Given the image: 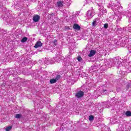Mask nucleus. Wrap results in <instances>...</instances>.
I'll list each match as a JSON object with an SVG mask.
<instances>
[{
  "label": "nucleus",
  "mask_w": 131,
  "mask_h": 131,
  "mask_svg": "<svg viewBox=\"0 0 131 131\" xmlns=\"http://www.w3.org/2000/svg\"><path fill=\"white\" fill-rule=\"evenodd\" d=\"M126 116H131V112L129 111H128L125 113Z\"/></svg>",
  "instance_id": "15"
},
{
  "label": "nucleus",
  "mask_w": 131,
  "mask_h": 131,
  "mask_svg": "<svg viewBox=\"0 0 131 131\" xmlns=\"http://www.w3.org/2000/svg\"><path fill=\"white\" fill-rule=\"evenodd\" d=\"M80 38H83V37H82V36L80 37Z\"/></svg>",
  "instance_id": "27"
},
{
  "label": "nucleus",
  "mask_w": 131,
  "mask_h": 131,
  "mask_svg": "<svg viewBox=\"0 0 131 131\" xmlns=\"http://www.w3.org/2000/svg\"><path fill=\"white\" fill-rule=\"evenodd\" d=\"M27 40V38L25 37L21 39V42H25V41H26Z\"/></svg>",
  "instance_id": "18"
},
{
  "label": "nucleus",
  "mask_w": 131,
  "mask_h": 131,
  "mask_svg": "<svg viewBox=\"0 0 131 131\" xmlns=\"http://www.w3.org/2000/svg\"><path fill=\"white\" fill-rule=\"evenodd\" d=\"M107 93H108V91H107V90H103L102 91V95H107Z\"/></svg>",
  "instance_id": "16"
},
{
  "label": "nucleus",
  "mask_w": 131,
  "mask_h": 131,
  "mask_svg": "<svg viewBox=\"0 0 131 131\" xmlns=\"http://www.w3.org/2000/svg\"><path fill=\"white\" fill-rule=\"evenodd\" d=\"M129 86H130L129 85V84H128L127 85V86H126L127 89H129Z\"/></svg>",
  "instance_id": "24"
},
{
  "label": "nucleus",
  "mask_w": 131,
  "mask_h": 131,
  "mask_svg": "<svg viewBox=\"0 0 131 131\" xmlns=\"http://www.w3.org/2000/svg\"><path fill=\"white\" fill-rule=\"evenodd\" d=\"M70 49H71V50L70 51V53L71 55H72V54H73L74 53V52H75V48H73L72 49V47H71Z\"/></svg>",
  "instance_id": "11"
},
{
  "label": "nucleus",
  "mask_w": 131,
  "mask_h": 131,
  "mask_svg": "<svg viewBox=\"0 0 131 131\" xmlns=\"http://www.w3.org/2000/svg\"><path fill=\"white\" fill-rule=\"evenodd\" d=\"M40 19V16L39 15L35 14L33 16V21L35 23L38 22Z\"/></svg>",
  "instance_id": "5"
},
{
  "label": "nucleus",
  "mask_w": 131,
  "mask_h": 131,
  "mask_svg": "<svg viewBox=\"0 0 131 131\" xmlns=\"http://www.w3.org/2000/svg\"><path fill=\"white\" fill-rule=\"evenodd\" d=\"M104 28L105 29H107V28H108V24H105L104 25Z\"/></svg>",
  "instance_id": "23"
},
{
  "label": "nucleus",
  "mask_w": 131,
  "mask_h": 131,
  "mask_svg": "<svg viewBox=\"0 0 131 131\" xmlns=\"http://www.w3.org/2000/svg\"><path fill=\"white\" fill-rule=\"evenodd\" d=\"M42 46V43L40 41H37L36 43L35 44L34 47L37 49V48H39V47H41Z\"/></svg>",
  "instance_id": "9"
},
{
  "label": "nucleus",
  "mask_w": 131,
  "mask_h": 131,
  "mask_svg": "<svg viewBox=\"0 0 131 131\" xmlns=\"http://www.w3.org/2000/svg\"><path fill=\"white\" fill-rule=\"evenodd\" d=\"M61 78V76L60 75H57L55 78H52L50 79V83L51 84H53L54 83H56L57 80H59Z\"/></svg>",
  "instance_id": "4"
},
{
  "label": "nucleus",
  "mask_w": 131,
  "mask_h": 131,
  "mask_svg": "<svg viewBox=\"0 0 131 131\" xmlns=\"http://www.w3.org/2000/svg\"><path fill=\"white\" fill-rule=\"evenodd\" d=\"M94 116H93V115H91V116H89V120L90 121H93V120H94Z\"/></svg>",
  "instance_id": "17"
},
{
  "label": "nucleus",
  "mask_w": 131,
  "mask_h": 131,
  "mask_svg": "<svg viewBox=\"0 0 131 131\" xmlns=\"http://www.w3.org/2000/svg\"><path fill=\"white\" fill-rule=\"evenodd\" d=\"M128 43V38L123 37L120 39L115 43L118 46H121V47H124L126 43Z\"/></svg>",
  "instance_id": "2"
},
{
  "label": "nucleus",
  "mask_w": 131,
  "mask_h": 131,
  "mask_svg": "<svg viewBox=\"0 0 131 131\" xmlns=\"http://www.w3.org/2000/svg\"><path fill=\"white\" fill-rule=\"evenodd\" d=\"M57 39H55L54 41H53V44L54 46H57Z\"/></svg>",
  "instance_id": "22"
},
{
  "label": "nucleus",
  "mask_w": 131,
  "mask_h": 131,
  "mask_svg": "<svg viewBox=\"0 0 131 131\" xmlns=\"http://www.w3.org/2000/svg\"><path fill=\"white\" fill-rule=\"evenodd\" d=\"M83 95H84L83 92L79 91L76 94L75 96L77 98H81V97L83 96Z\"/></svg>",
  "instance_id": "6"
},
{
  "label": "nucleus",
  "mask_w": 131,
  "mask_h": 131,
  "mask_svg": "<svg viewBox=\"0 0 131 131\" xmlns=\"http://www.w3.org/2000/svg\"><path fill=\"white\" fill-rule=\"evenodd\" d=\"M48 61H49V62H48V64H53L54 62H59V61H61V58H60V56H57L52 59L49 58Z\"/></svg>",
  "instance_id": "3"
},
{
  "label": "nucleus",
  "mask_w": 131,
  "mask_h": 131,
  "mask_svg": "<svg viewBox=\"0 0 131 131\" xmlns=\"http://www.w3.org/2000/svg\"><path fill=\"white\" fill-rule=\"evenodd\" d=\"M97 23V21L94 20L92 24V26H95L96 25V24Z\"/></svg>",
  "instance_id": "21"
},
{
  "label": "nucleus",
  "mask_w": 131,
  "mask_h": 131,
  "mask_svg": "<svg viewBox=\"0 0 131 131\" xmlns=\"http://www.w3.org/2000/svg\"><path fill=\"white\" fill-rule=\"evenodd\" d=\"M85 35V34H77V35Z\"/></svg>",
  "instance_id": "26"
},
{
  "label": "nucleus",
  "mask_w": 131,
  "mask_h": 131,
  "mask_svg": "<svg viewBox=\"0 0 131 131\" xmlns=\"http://www.w3.org/2000/svg\"><path fill=\"white\" fill-rule=\"evenodd\" d=\"M110 65L111 67H121L122 66H124L125 65V60L119 57L114 58L110 59Z\"/></svg>",
  "instance_id": "1"
},
{
  "label": "nucleus",
  "mask_w": 131,
  "mask_h": 131,
  "mask_svg": "<svg viewBox=\"0 0 131 131\" xmlns=\"http://www.w3.org/2000/svg\"><path fill=\"white\" fill-rule=\"evenodd\" d=\"M44 117H45L44 121H46L47 120V118H46L47 117V116H45Z\"/></svg>",
  "instance_id": "25"
},
{
  "label": "nucleus",
  "mask_w": 131,
  "mask_h": 131,
  "mask_svg": "<svg viewBox=\"0 0 131 131\" xmlns=\"http://www.w3.org/2000/svg\"><path fill=\"white\" fill-rule=\"evenodd\" d=\"M126 48L128 51H129V52L131 53V45H128L126 46Z\"/></svg>",
  "instance_id": "14"
},
{
  "label": "nucleus",
  "mask_w": 131,
  "mask_h": 131,
  "mask_svg": "<svg viewBox=\"0 0 131 131\" xmlns=\"http://www.w3.org/2000/svg\"><path fill=\"white\" fill-rule=\"evenodd\" d=\"M22 117V115L17 114L15 115V118H17V119H19Z\"/></svg>",
  "instance_id": "13"
},
{
  "label": "nucleus",
  "mask_w": 131,
  "mask_h": 131,
  "mask_svg": "<svg viewBox=\"0 0 131 131\" xmlns=\"http://www.w3.org/2000/svg\"><path fill=\"white\" fill-rule=\"evenodd\" d=\"M57 6L59 8H62L63 7V1H60L57 2Z\"/></svg>",
  "instance_id": "10"
},
{
  "label": "nucleus",
  "mask_w": 131,
  "mask_h": 131,
  "mask_svg": "<svg viewBox=\"0 0 131 131\" xmlns=\"http://www.w3.org/2000/svg\"><path fill=\"white\" fill-rule=\"evenodd\" d=\"M12 128H13V126H9L6 127L5 129L6 131H10V130H12Z\"/></svg>",
  "instance_id": "12"
},
{
  "label": "nucleus",
  "mask_w": 131,
  "mask_h": 131,
  "mask_svg": "<svg viewBox=\"0 0 131 131\" xmlns=\"http://www.w3.org/2000/svg\"><path fill=\"white\" fill-rule=\"evenodd\" d=\"M77 59L78 61H79V62H81V61H82V58H81L80 56H78Z\"/></svg>",
  "instance_id": "19"
},
{
  "label": "nucleus",
  "mask_w": 131,
  "mask_h": 131,
  "mask_svg": "<svg viewBox=\"0 0 131 131\" xmlns=\"http://www.w3.org/2000/svg\"><path fill=\"white\" fill-rule=\"evenodd\" d=\"M91 69H93V67H91Z\"/></svg>",
  "instance_id": "29"
},
{
  "label": "nucleus",
  "mask_w": 131,
  "mask_h": 131,
  "mask_svg": "<svg viewBox=\"0 0 131 131\" xmlns=\"http://www.w3.org/2000/svg\"><path fill=\"white\" fill-rule=\"evenodd\" d=\"M73 28H74V29H75V30H80L81 28L80 26L78 25V24H74L73 26Z\"/></svg>",
  "instance_id": "7"
},
{
  "label": "nucleus",
  "mask_w": 131,
  "mask_h": 131,
  "mask_svg": "<svg viewBox=\"0 0 131 131\" xmlns=\"http://www.w3.org/2000/svg\"><path fill=\"white\" fill-rule=\"evenodd\" d=\"M96 53H97L96 50H91L90 53L88 56L89 57H93V56H95V55H96Z\"/></svg>",
  "instance_id": "8"
},
{
  "label": "nucleus",
  "mask_w": 131,
  "mask_h": 131,
  "mask_svg": "<svg viewBox=\"0 0 131 131\" xmlns=\"http://www.w3.org/2000/svg\"><path fill=\"white\" fill-rule=\"evenodd\" d=\"M38 105V108H40V107H39V106H38V104H37Z\"/></svg>",
  "instance_id": "28"
},
{
  "label": "nucleus",
  "mask_w": 131,
  "mask_h": 131,
  "mask_svg": "<svg viewBox=\"0 0 131 131\" xmlns=\"http://www.w3.org/2000/svg\"><path fill=\"white\" fill-rule=\"evenodd\" d=\"M71 65H72V63H73V59L71 58L70 60H69Z\"/></svg>",
  "instance_id": "20"
}]
</instances>
